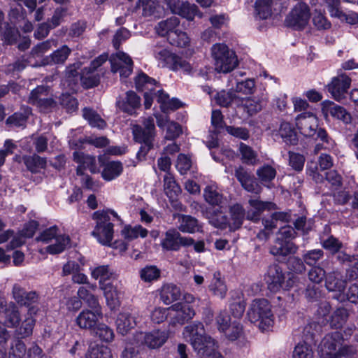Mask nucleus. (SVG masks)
<instances>
[{
  "mask_svg": "<svg viewBox=\"0 0 358 358\" xmlns=\"http://www.w3.org/2000/svg\"><path fill=\"white\" fill-rule=\"evenodd\" d=\"M182 336L198 355L209 354L217 348L215 341L206 334L204 326L200 322H194L187 325L183 329Z\"/></svg>",
  "mask_w": 358,
  "mask_h": 358,
  "instance_id": "nucleus-1",
  "label": "nucleus"
},
{
  "mask_svg": "<svg viewBox=\"0 0 358 358\" xmlns=\"http://www.w3.org/2000/svg\"><path fill=\"white\" fill-rule=\"evenodd\" d=\"M353 352L352 347L344 343L343 334L339 331L327 334L319 346L323 358H351Z\"/></svg>",
  "mask_w": 358,
  "mask_h": 358,
  "instance_id": "nucleus-2",
  "label": "nucleus"
},
{
  "mask_svg": "<svg viewBox=\"0 0 358 358\" xmlns=\"http://www.w3.org/2000/svg\"><path fill=\"white\" fill-rule=\"evenodd\" d=\"M249 320L259 329L265 331L273 324V315L269 302L264 299L254 300L248 311Z\"/></svg>",
  "mask_w": 358,
  "mask_h": 358,
  "instance_id": "nucleus-3",
  "label": "nucleus"
},
{
  "mask_svg": "<svg viewBox=\"0 0 358 358\" xmlns=\"http://www.w3.org/2000/svg\"><path fill=\"white\" fill-rule=\"evenodd\" d=\"M215 70L217 73H227L232 71L238 64L235 52L224 43H216L211 48Z\"/></svg>",
  "mask_w": 358,
  "mask_h": 358,
  "instance_id": "nucleus-4",
  "label": "nucleus"
},
{
  "mask_svg": "<svg viewBox=\"0 0 358 358\" xmlns=\"http://www.w3.org/2000/svg\"><path fill=\"white\" fill-rule=\"evenodd\" d=\"M109 214L117 217L114 210H98L93 213L96 224L92 235L102 245H109L113 238V224L110 222Z\"/></svg>",
  "mask_w": 358,
  "mask_h": 358,
  "instance_id": "nucleus-5",
  "label": "nucleus"
},
{
  "mask_svg": "<svg viewBox=\"0 0 358 358\" xmlns=\"http://www.w3.org/2000/svg\"><path fill=\"white\" fill-rule=\"evenodd\" d=\"M296 233L290 226H284L277 234L275 244L271 247L270 252L275 256L285 257L296 252L298 247L292 242Z\"/></svg>",
  "mask_w": 358,
  "mask_h": 358,
  "instance_id": "nucleus-6",
  "label": "nucleus"
},
{
  "mask_svg": "<svg viewBox=\"0 0 358 358\" xmlns=\"http://www.w3.org/2000/svg\"><path fill=\"white\" fill-rule=\"evenodd\" d=\"M132 133L135 141L143 144L137 152V157L144 159L148 151L152 148V141L155 135V124L153 119L150 117L144 121L143 127L140 125L132 127Z\"/></svg>",
  "mask_w": 358,
  "mask_h": 358,
  "instance_id": "nucleus-7",
  "label": "nucleus"
},
{
  "mask_svg": "<svg viewBox=\"0 0 358 358\" xmlns=\"http://www.w3.org/2000/svg\"><path fill=\"white\" fill-rule=\"evenodd\" d=\"M265 280L268 289L273 292H277L281 289H289L294 284V275L288 274L286 277L282 268L277 264L269 266Z\"/></svg>",
  "mask_w": 358,
  "mask_h": 358,
  "instance_id": "nucleus-8",
  "label": "nucleus"
},
{
  "mask_svg": "<svg viewBox=\"0 0 358 358\" xmlns=\"http://www.w3.org/2000/svg\"><path fill=\"white\" fill-rule=\"evenodd\" d=\"M155 58L163 67H168L172 71L182 70L187 73L192 71L191 65L181 57L171 52L166 48L156 45L153 50Z\"/></svg>",
  "mask_w": 358,
  "mask_h": 358,
  "instance_id": "nucleus-9",
  "label": "nucleus"
},
{
  "mask_svg": "<svg viewBox=\"0 0 358 358\" xmlns=\"http://www.w3.org/2000/svg\"><path fill=\"white\" fill-rule=\"evenodd\" d=\"M28 102L36 106L40 111L43 113L50 111L57 106L50 88L44 85L38 86L31 90L28 98Z\"/></svg>",
  "mask_w": 358,
  "mask_h": 358,
  "instance_id": "nucleus-10",
  "label": "nucleus"
},
{
  "mask_svg": "<svg viewBox=\"0 0 358 358\" xmlns=\"http://www.w3.org/2000/svg\"><path fill=\"white\" fill-rule=\"evenodd\" d=\"M167 339L168 334L164 331H140L134 335L131 344L136 346H146L150 349H157L162 347Z\"/></svg>",
  "mask_w": 358,
  "mask_h": 358,
  "instance_id": "nucleus-11",
  "label": "nucleus"
},
{
  "mask_svg": "<svg viewBox=\"0 0 358 358\" xmlns=\"http://www.w3.org/2000/svg\"><path fill=\"white\" fill-rule=\"evenodd\" d=\"M310 15L308 6L304 3H299L287 15L285 23L294 29H301L308 24Z\"/></svg>",
  "mask_w": 358,
  "mask_h": 358,
  "instance_id": "nucleus-12",
  "label": "nucleus"
},
{
  "mask_svg": "<svg viewBox=\"0 0 358 358\" xmlns=\"http://www.w3.org/2000/svg\"><path fill=\"white\" fill-rule=\"evenodd\" d=\"M351 82V78L346 73H338L327 85L328 91L336 101H341L346 97Z\"/></svg>",
  "mask_w": 358,
  "mask_h": 358,
  "instance_id": "nucleus-13",
  "label": "nucleus"
},
{
  "mask_svg": "<svg viewBox=\"0 0 358 358\" xmlns=\"http://www.w3.org/2000/svg\"><path fill=\"white\" fill-rule=\"evenodd\" d=\"M194 243L193 238L182 236L176 229H169L162 240L161 245L164 250L178 251L181 246L188 247Z\"/></svg>",
  "mask_w": 358,
  "mask_h": 358,
  "instance_id": "nucleus-14",
  "label": "nucleus"
},
{
  "mask_svg": "<svg viewBox=\"0 0 358 358\" xmlns=\"http://www.w3.org/2000/svg\"><path fill=\"white\" fill-rule=\"evenodd\" d=\"M296 125L300 133L305 137H314L317 136L318 127V118L310 112H306L299 115L296 119Z\"/></svg>",
  "mask_w": 358,
  "mask_h": 358,
  "instance_id": "nucleus-15",
  "label": "nucleus"
},
{
  "mask_svg": "<svg viewBox=\"0 0 358 358\" xmlns=\"http://www.w3.org/2000/svg\"><path fill=\"white\" fill-rule=\"evenodd\" d=\"M170 311V323L173 325L183 324L192 320L195 315V311L192 305L187 303H176L169 307Z\"/></svg>",
  "mask_w": 358,
  "mask_h": 358,
  "instance_id": "nucleus-16",
  "label": "nucleus"
},
{
  "mask_svg": "<svg viewBox=\"0 0 358 358\" xmlns=\"http://www.w3.org/2000/svg\"><path fill=\"white\" fill-rule=\"evenodd\" d=\"M92 309H85L77 316L76 323L80 329L93 331L98 322L103 318L101 308Z\"/></svg>",
  "mask_w": 358,
  "mask_h": 358,
  "instance_id": "nucleus-17",
  "label": "nucleus"
},
{
  "mask_svg": "<svg viewBox=\"0 0 358 358\" xmlns=\"http://www.w3.org/2000/svg\"><path fill=\"white\" fill-rule=\"evenodd\" d=\"M139 314L124 311L120 313L115 323L117 331L123 336L127 335L132 329H134L139 322Z\"/></svg>",
  "mask_w": 358,
  "mask_h": 358,
  "instance_id": "nucleus-18",
  "label": "nucleus"
},
{
  "mask_svg": "<svg viewBox=\"0 0 358 358\" xmlns=\"http://www.w3.org/2000/svg\"><path fill=\"white\" fill-rule=\"evenodd\" d=\"M167 3L172 13L178 14L188 20H192L196 15L201 17L195 4L182 2L180 0H167Z\"/></svg>",
  "mask_w": 358,
  "mask_h": 358,
  "instance_id": "nucleus-19",
  "label": "nucleus"
},
{
  "mask_svg": "<svg viewBox=\"0 0 358 358\" xmlns=\"http://www.w3.org/2000/svg\"><path fill=\"white\" fill-rule=\"evenodd\" d=\"M225 206H221L217 208L208 209L202 213L210 224L217 229H225L229 228V219L225 214Z\"/></svg>",
  "mask_w": 358,
  "mask_h": 358,
  "instance_id": "nucleus-20",
  "label": "nucleus"
},
{
  "mask_svg": "<svg viewBox=\"0 0 358 358\" xmlns=\"http://www.w3.org/2000/svg\"><path fill=\"white\" fill-rule=\"evenodd\" d=\"M111 70L119 72L121 77L127 78L133 70L131 57L123 52H117L111 61Z\"/></svg>",
  "mask_w": 358,
  "mask_h": 358,
  "instance_id": "nucleus-21",
  "label": "nucleus"
},
{
  "mask_svg": "<svg viewBox=\"0 0 358 358\" xmlns=\"http://www.w3.org/2000/svg\"><path fill=\"white\" fill-rule=\"evenodd\" d=\"M322 111L325 118L328 115L343 121L345 124L351 122L352 117L347 110L341 106H338L333 101L326 100L322 103Z\"/></svg>",
  "mask_w": 358,
  "mask_h": 358,
  "instance_id": "nucleus-22",
  "label": "nucleus"
},
{
  "mask_svg": "<svg viewBox=\"0 0 358 358\" xmlns=\"http://www.w3.org/2000/svg\"><path fill=\"white\" fill-rule=\"evenodd\" d=\"M251 209L246 213V217L249 220L257 222L261 214L265 210H271L276 208V205L270 201H262L257 199H251L248 201Z\"/></svg>",
  "mask_w": 358,
  "mask_h": 358,
  "instance_id": "nucleus-23",
  "label": "nucleus"
},
{
  "mask_svg": "<svg viewBox=\"0 0 358 358\" xmlns=\"http://www.w3.org/2000/svg\"><path fill=\"white\" fill-rule=\"evenodd\" d=\"M73 160L79 164L77 168V174L83 176V169H89L91 173H96L99 172V169L96 164V159L94 157L85 155V153L79 151H76L73 154Z\"/></svg>",
  "mask_w": 358,
  "mask_h": 358,
  "instance_id": "nucleus-24",
  "label": "nucleus"
},
{
  "mask_svg": "<svg viewBox=\"0 0 358 358\" xmlns=\"http://www.w3.org/2000/svg\"><path fill=\"white\" fill-rule=\"evenodd\" d=\"M180 28V20L178 17L173 16L165 20L159 22L155 27L156 33L161 36H166L168 40L171 38V34L176 33Z\"/></svg>",
  "mask_w": 358,
  "mask_h": 358,
  "instance_id": "nucleus-25",
  "label": "nucleus"
},
{
  "mask_svg": "<svg viewBox=\"0 0 358 358\" xmlns=\"http://www.w3.org/2000/svg\"><path fill=\"white\" fill-rule=\"evenodd\" d=\"M235 176L246 191L252 193L259 192V188L253 176L243 167L239 166L235 170Z\"/></svg>",
  "mask_w": 358,
  "mask_h": 358,
  "instance_id": "nucleus-26",
  "label": "nucleus"
},
{
  "mask_svg": "<svg viewBox=\"0 0 358 358\" xmlns=\"http://www.w3.org/2000/svg\"><path fill=\"white\" fill-rule=\"evenodd\" d=\"M346 281L342 278L341 273L333 271L327 273L325 278V287L329 292L340 294L344 291Z\"/></svg>",
  "mask_w": 358,
  "mask_h": 358,
  "instance_id": "nucleus-27",
  "label": "nucleus"
},
{
  "mask_svg": "<svg viewBox=\"0 0 358 358\" xmlns=\"http://www.w3.org/2000/svg\"><path fill=\"white\" fill-rule=\"evenodd\" d=\"M141 105L140 97L132 91H129L126 94L124 99H118L116 106L123 112L132 115L134 111Z\"/></svg>",
  "mask_w": 358,
  "mask_h": 358,
  "instance_id": "nucleus-28",
  "label": "nucleus"
},
{
  "mask_svg": "<svg viewBox=\"0 0 358 358\" xmlns=\"http://www.w3.org/2000/svg\"><path fill=\"white\" fill-rule=\"evenodd\" d=\"M31 114V109L29 106H24L20 110L9 116L6 121L7 125L12 127H22L26 126L27 120Z\"/></svg>",
  "mask_w": 358,
  "mask_h": 358,
  "instance_id": "nucleus-29",
  "label": "nucleus"
},
{
  "mask_svg": "<svg viewBox=\"0 0 358 358\" xmlns=\"http://www.w3.org/2000/svg\"><path fill=\"white\" fill-rule=\"evenodd\" d=\"M175 217L178 218V229L183 233L192 234L200 231L201 228L198 220L190 215L178 214Z\"/></svg>",
  "mask_w": 358,
  "mask_h": 358,
  "instance_id": "nucleus-30",
  "label": "nucleus"
},
{
  "mask_svg": "<svg viewBox=\"0 0 358 358\" xmlns=\"http://www.w3.org/2000/svg\"><path fill=\"white\" fill-rule=\"evenodd\" d=\"M103 292L106 304L110 310H115L120 306L119 292L113 282L106 283L100 286Z\"/></svg>",
  "mask_w": 358,
  "mask_h": 358,
  "instance_id": "nucleus-31",
  "label": "nucleus"
},
{
  "mask_svg": "<svg viewBox=\"0 0 358 358\" xmlns=\"http://www.w3.org/2000/svg\"><path fill=\"white\" fill-rule=\"evenodd\" d=\"M205 201L212 206H224L225 199L215 185H208L203 189Z\"/></svg>",
  "mask_w": 358,
  "mask_h": 358,
  "instance_id": "nucleus-32",
  "label": "nucleus"
},
{
  "mask_svg": "<svg viewBox=\"0 0 358 358\" xmlns=\"http://www.w3.org/2000/svg\"><path fill=\"white\" fill-rule=\"evenodd\" d=\"M229 213V229L231 231L238 229L242 226L245 216L243 207L239 203H235L230 206Z\"/></svg>",
  "mask_w": 358,
  "mask_h": 358,
  "instance_id": "nucleus-33",
  "label": "nucleus"
},
{
  "mask_svg": "<svg viewBox=\"0 0 358 358\" xmlns=\"http://www.w3.org/2000/svg\"><path fill=\"white\" fill-rule=\"evenodd\" d=\"M157 101L160 104L162 112L168 113L175 110L182 106V103L178 99H170L169 95L162 90L157 91Z\"/></svg>",
  "mask_w": 358,
  "mask_h": 358,
  "instance_id": "nucleus-34",
  "label": "nucleus"
},
{
  "mask_svg": "<svg viewBox=\"0 0 358 358\" xmlns=\"http://www.w3.org/2000/svg\"><path fill=\"white\" fill-rule=\"evenodd\" d=\"M71 239L68 235L60 234L46 248L45 250L50 255H57L62 252L70 247Z\"/></svg>",
  "mask_w": 358,
  "mask_h": 358,
  "instance_id": "nucleus-35",
  "label": "nucleus"
},
{
  "mask_svg": "<svg viewBox=\"0 0 358 358\" xmlns=\"http://www.w3.org/2000/svg\"><path fill=\"white\" fill-rule=\"evenodd\" d=\"M91 276L95 280H99V286H102L110 280L116 278L115 273L110 269L108 266H99L97 267L91 268Z\"/></svg>",
  "mask_w": 358,
  "mask_h": 358,
  "instance_id": "nucleus-36",
  "label": "nucleus"
},
{
  "mask_svg": "<svg viewBox=\"0 0 358 358\" xmlns=\"http://www.w3.org/2000/svg\"><path fill=\"white\" fill-rule=\"evenodd\" d=\"M180 289L173 284H165L160 291V299L164 304L169 305L180 297Z\"/></svg>",
  "mask_w": 358,
  "mask_h": 358,
  "instance_id": "nucleus-37",
  "label": "nucleus"
},
{
  "mask_svg": "<svg viewBox=\"0 0 358 358\" xmlns=\"http://www.w3.org/2000/svg\"><path fill=\"white\" fill-rule=\"evenodd\" d=\"M122 171L123 166L120 162H108L103 166L101 176L105 180L111 181L120 176Z\"/></svg>",
  "mask_w": 358,
  "mask_h": 358,
  "instance_id": "nucleus-38",
  "label": "nucleus"
},
{
  "mask_svg": "<svg viewBox=\"0 0 358 358\" xmlns=\"http://www.w3.org/2000/svg\"><path fill=\"white\" fill-rule=\"evenodd\" d=\"M209 289L215 296L224 299L227 292V287L224 280L221 277L220 271L213 273V278L209 285Z\"/></svg>",
  "mask_w": 358,
  "mask_h": 358,
  "instance_id": "nucleus-39",
  "label": "nucleus"
},
{
  "mask_svg": "<svg viewBox=\"0 0 358 358\" xmlns=\"http://www.w3.org/2000/svg\"><path fill=\"white\" fill-rule=\"evenodd\" d=\"M278 133L286 144L296 145L297 143V134L290 123L287 122H282Z\"/></svg>",
  "mask_w": 358,
  "mask_h": 358,
  "instance_id": "nucleus-40",
  "label": "nucleus"
},
{
  "mask_svg": "<svg viewBox=\"0 0 358 358\" xmlns=\"http://www.w3.org/2000/svg\"><path fill=\"white\" fill-rule=\"evenodd\" d=\"M23 162L29 171L32 173H39L46 166V158L37 155L23 157Z\"/></svg>",
  "mask_w": 358,
  "mask_h": 358,
  "instance_id": "nucleus-41",
  "label": "nucleus"
},
{
  "mask_svg": "<svg viewBox=\"0 0 358 358\" xmlns=\"http://www.w3.org/2000/svg\"><path fill=\"white\" fill-rule=\"evenodd\" d=\"M136 87L138 91L152 92L155 90L156 80L141 72L135 78Z\"/></svg>",
  "mask_w": 358,
  "mask_h": 358,
  "instance_id": "nucleus-42",
  "label": "nucleus"
},
{
  "mask_svg": "<svg viewBox=\"0 0 358 358\" xmlns=\"http://www.w3.org/2000/svg\"><path fill=\"white\" fill-rule=\"evenodd\" d=\"M83 116L92 127L103 129L107 125L106 121L95 110L91 108H85L83 110Z\"/></svg>",
  "mask_w": 358,
  "mask_h": 358,
  "instance_id": "nucleus-43",
  "label": "nucleus"
},
{
  "mask_svg": "<svg viewBox=\"0 0 358 358\" xmlns=\"http://www.w3.org/2000/svg\"><path fill=\"white\" fill-rule=\"evenodd\" d=\"M244 110L252 116L257 114L265 106V101L263 99L257 97L248 98L243 101Z\"/></svg>",
  "mask_w": 358,
  "mask_h": 358,
  "instance_id": "nucleus-44",
  "label": "nucleus"
},
{
  "mask_svg": "<svg viewBox=\"0 0 358 358\" xmlns=\"http://www.w3.org/2000/svg\"><path fill=\"white\" fill-rule=\"evenodd\" d=\"M20 321V314L17 308L14 306H10L6 309L4 325L9 328L17 327Z\"/></svg>",
  "mask_w": 358,
  "mask_h": 358,
  "instance_id": "nucleus-45",
  "label": "nucleus"
},
{
  "mask_svg": "<svg viewBox=\"0 0 358 358\" xmlns=\"http://www.w3.org/2000/svg\"><path fill=\"white\" fill-rule=\"evenodd\" d=\"M92 332L103 342L110 343L115 338L113 329L106 324H97Z\"/></svg>",
  "mask_w": 358,
  "mask_h": 358,
  "instance_id": "nucleus-46",
  "label": "nucleus"
},
{
  "mask_svg": "<svg viewBox=\"0 0 358 358\" xmlns=\"http://www.w3.org/2000/svg\"><path fill=\"white\" fill-rule=\"evenodd\" d=\"M33 308L29 310L27 317L23 320L21 326L16 330V334L22 338H26L32 334L35 320L32 316Z\"/></svg>",
  "mask_w": 358,
  "mask_h": 358,
  "instance_id": "nucleus-47",
  "label": "nucleus"
},
{
  "mask_svg": "<svg viewBox=\"0 0 358 358\" xmlns=\"http://www.w3.org/2000/svg\"><path fill=\"white\" fill-rule=\"evenodd\" d=\"M80 80L84 87L91 88L99 84V76L91 69L85 68L82 71Z\"/></svg>",
  "mask_w": 358,
  "mask_h": 358,
  "instance_id": "nucleus-48",
  "label": "nucleus"
},
{
  "mask_svg": "<svg viewBox=\"0 0 358 358\" xmlns=\"http://www.w3.org/2000/svg\"><path fill=\"white\" fill-rule=\"evenodd\" d=\"M164 188L166 194L171 198L177 196L180 192V186L170 173H166L164 178Z\"/></svg>",
  "mask_w": 358,
  "mask_h": 358,
  "instance_id": "nucleus-49",
  "label": "nucleus"
},
{
  "mask_svg": "<svg viewBox=\"0 0 358 358\" xmlns=\"http://www.w3.org/2000/svg\"><path fill=\"white\" fill-rule=\"evenodd\" d=\"M148 230L141 225L135 227H126L122 231V236L127 240H133L138 237L145 238L148 235Z\"/></svg>",
  "mask_w": 358,
  "mask_h": 358,
  "instance_id": "nucleus-50",
  "label": "nucleus"
},
{
  "mask_svg": "<svg viewBox=\"0 0 358 358\" xmlns=\"http://www.w3.org/2000/svg\"><path fill=\"white\" fill-rule=\"evenodd\" d=\"M348 316L349 314L346 308H337L331 317L330 324L331 327L335 329L341 327L347 321Z\"/></svg>",
  "mask_w": 358,
  "mask_h": 358,
  "instance_id": "nucleus-51",
  "label": "nucleus"
},
{
  "mask_svg": "<svg viewBox=\"0 0 358 358\" xmlns=\"http://www.w3.org/2000/svg\"><path fill=\"white\" fill-rule=\"evenodd\" d=\"M334 298L339 302L349 301L352 303H356L358 299V285L356 284L351 285L346 293H344V291L341 292L340 294H336Z\"/></svg>",
  "mask_w": 358,
  "mask_h": 358,
  "instance_id": "nucleus-52",
  "label": "nucleus"
},
{
  "mask_svg": "<svg viewBox=\"0 0 358 358\" xmlns=\"http://www.w3.org/2000/svg\"><path fill=\"white\" fill-rule=\"evenodd\" d=\"M272 0H257L255 10L261 19H267L272 14Z\"/></svg>",
  "mask_w": 358,
  "mask_h": 358,
  "instance_id": "nucleus-53",
  "label": "nucleus"
},
{
  "mask_svg": "<svg viewBox=\"0 0 358 358\" xmlns=\"http://www.w3.org/2000/svg\"><path fill=\"white\" fill-rule=\"evenodd\" d=\"M78 296L80 301H85L90 308H101L96 296L90 293L85 287H80L78 289Z\"/></svg>",
  "mask_w": 358,
  "mask_h": 358,
  "instance_id": "nucleus-54",
  "label": "nucleus"
},
{
  "mask_svg": "<svg viewBox=\"0 0 358 358\" xmlns=\"http://www.w3.org/2000/svg\"><path fill=\"white\" fill-rule=\"evenodd\" d=\"M293 358H313V350L306 343H298L292 353Z\"/></svg>",
  "mask_w": 358,
  "mask_h": 358,
  "instance_id": "nucleus-55",
  "label": "nucleus"
},
{
  "mask_svg": "<svg viewBox=\"0 0 358 358\" xmlns=\"http://www.w3.org/2000/svg\"><path fill=\"white\" fill-rule=\"evenodd\" d=\"M140 276L144 282H150L159 278L160 271L155 266H147L141 270Z\"/></svg>",
  "mask_w": 358,
  "mask_h": 358,
  "instance_id": "nucleus-56",
  "label": "nucleus"
},
{
  "mask_svg": "<svg viewBox=\"0 0 358 358\" xmlns=\"http://www.w3.org/2000/svg\"><path fill=\"white\" fill-rule=\"evenodd\" d=\"M324 257V251L314 249L306 252L303 256V262L308 266H315Z\"/></svg>",
  "mask_w": 358,
  "mask_h": 358,
  "instance_id": "nucleus-57",
  "label": "nucleus"
},
{
  "mask_svg": "<svg viewBox=\"0 0 358 358\" xmlns=\"http://www.w3.org/2000/svg\"><path fill=\"white\" fill-rule=\"evenodd\" d=\"M61 233H59L58 227L53 226L43 231L36 238V240L45 244L49 245Z\"/></svg>",
  "mask_w": 358,
  "mask_h": 358,
  "instance_id": "nucleus-58",
  "label": "nucleus"
},
{
  "mask_svg": "<svg viewBox=\"0 0 358 358\" xmlns=\"http://www.w3.org/2000/svg\"><path fill=\"white\" fill-rule=\"evenodd\" d=\"M239 151L242 157L241 159L244 163L249 164H255L257 159V154L251 147L241 143L239 145Z\"/></svg>",
  "mask_w": 358,
  "mask_h": 358,
  "instance_id": "nucleus-59",
  "label": "nucleus"
},
{
  "mask_svg": "<svg viewBox=\"0 0 358 358\" xmlns=\"http://www.w3.org/2000/svg\"><path fill=\"white\" fill-rule=\"evenodd\" d=\"M169 41L173 45L183 48L189 43V38L185 32L179 28L176 33L171 34V38Z\"/></svg>",
  "mask_w": 358,
  "mask_h": 358,
  "instance_id": "nucleus-60",
  "label": "nucleus"
},
{
  "mask_svg": "<svg viewBox=\"0 0 358 358\" xmlns=\"http://www.w3.org/2000/svg\"><path fill=\"white\" fill-rule=\"evenodd\" d=\"M224 336L230 341H235L239 338L242 334V326L236 321L233 322L227 327L225 331H222Z\"/></svg>",
  "mask_w": 358,
  "mask_h": 358,
  "instance_id": "nucleus-61",
  "label": "nucleus"
},
{
  "mask_svg": "<svg viewBox=\"0 0 358 358\" xmlns=\"http://www.w3.org/2000/svg\"><path fill=\"white\" fill-rule=\"evenodd\" d=\"M322 246L331 254H336L343 248V243L336 238L330 236L322 242Z\"/></svg>",
  "mask_w": 358,
  "mask_h": 358,
  "instance_id": "nucleus-62",
  "label": "nucleus"
},
{
  "mask_svg": "<svg viewBox=\"0 0 358 358\" xmlns=\"http://www.w3.org/2000/svg\"><path fill=\"white\" fill-rule=\"evenodd\" d=\"M87 358H113L111 351L106 346H97L90 349L87 354Z\"/></svg>",
  "mask_w": 358,
  "mask_h": 358,
  "instance_id": "nucleus-63",
  "label": "nucleus"
},
{
  "mask_svg": "<svg viewBox=\"0 0 358 358\" xmlns=\"http://www.w3.org/2000/svg\"><path fill=\"white\" fill-rule=\"evenodd\" d=\"M326 275V271L320 266H314L308 273L309 280L316 284L322 282Z\"/></svg>",
  "mask_w": 358,
  "mask_h": 358,
  "instance_id": "nucleus-64",
  "label": "nucleus"
}]
</instances>
